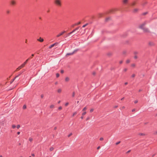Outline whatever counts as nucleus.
Segmentation results:
<instances>
[{
	"mask_svg": "<svg viewBox=\"0 0 157 157\" xmlns=\"http://www.w3.org/2000/svg\"><path fill=\"white\" fill-rule=\"evenodd\" d=\"M54 3L55 5L59 7H61L62 6V1L61 0H55Z\"/></svg>",
	"mask_w": 157,
	"mask_h": 157,
	"instance_id": "1",
	"label": "nucleus"
},
{
	"mask_svg": "<svg viewBox=\"0 0 157 157\" xmlns=\"http://www.w3.org/2000/svg\"><path fill=\"white\" fill-rule=\"evenodd\" d=\"M147 24V22L146 21L144 22L139 27V28L142 29H144V26Z\"/></svg>",
	"mask_w": 157,
	"mask_h": 157,
	"instance_id": "2",
	"label": "nucleus"
},
{
	"mask_svg": "<svg viewBox=\"0 0 157 157\" xmlns=\"http://www.w3.org/2000/svg\"><path fill=\"white\" fill-rule=\"evenodd\" d=\"M144 33H151V32L149 30V29L147 28H144L142 29Z\"/></svg>",
	"mask_w": 157,
	"mask_h": 157,
	"instance_id": "3",
	"label": "nucleus"
},
{
	"mask_svg": "<svg viewBox=\"0 0 157 157\" xmlns=\"http://www.w3.org/2000/svg\"><path fill=\"white\" fill-rule=\"evenodd\" d=\"M65 32H66V31H63L61 33H59V34H58L56 36V37H59L60 36H61L62 35H63Z\"/></svg>",
	"mask_w": 157,
	"mask_h": 157,
	"instance_id": "4",
	"label": "nucleus"
},
{
	"mask_svg": "<svg viewBox=\"0 0 157 157\" xmlns=\"http://www.w3.org/2000/svg\"><path fill=\"white\" fill-rule=\"evenodd\" d=\"M24 64H23V63L17 69V70H16L17 71V70H20V69H21V68L25 66L24 65Z\"/></svg>",
	"mask_w": 157,
	"mask_h": 157,
	"instance_id": "5",
	"label": "nucleus"
},
{
	"mask_svg": "<svg viewBox=\"0 0 157 157\" xmlns=\"http://www.w3.org/2000/svg\"><path fill=\"white\" fill-rule=\"evenodd\" d=\"M58 44V43H55L52 45H51L49 47V48H52L55 45H57Z\"/></svg>",
	"mask_w": 157,
	"mask_h": 157,
	"instance_id": "6",
	"label": "nucleus"
},
{
	"mask_svg": "<svg viewBox=\"0 0 157 157\" xmlns=\"http://www.w3.org/2000/svg\"><path fill=\"white\" fill-rule=\"evenodd\" d=\"M10 3L12 5H14L16 4V2L14 0H11L10 1Z\"/></svg>",
	"mask_w": 157,
	"mask_h": 157,
	"instance_id": "7",
	"label": "nucleus"
},
{
	"mask_svg": "<svg viewBox=\"0 0 157 157\" xmlns=\"http://www.w3.org/2000/svg\"><path fill=\"white\" fill-rule=\"evenodd\" d=\"M128 0H123L122 2L124 5H126L128 3Z\"/></svg>",
	"mask_w": 157,
	"mask_h": 157,
	"instance_id": "8",
	"label": "nucleus"
},
{
	"mask_svg": "<svg viewBox=\"0 0 157 157\" xmlns=\"http://www.w3.org/2000/svg\"><path fill=\"white\" fill-rule=\"evenodd\" d=\"M25 71V70H24L23 71L20 72V74L16 76V77H18L20 76L24 71Z\"/></svg>",
	"mask_w": 157,
	"mask_h": 157,
	"instance_id": "9",
	"label": "nucleus"
},
{
	"mask_svg": "<svg viewBox=\"0 0 157 157\" xmlns=\"http://www.w3.org/2000/svg\"><path fill=\"white\" fill-rule=\"evenodd\" d=\"M37 40L40 42H42L44 41V39L40 37L39 39H37Z\"/></svg>",
	"mask_w": 157,
	"mask_h": 157,
	"instance_id": "10",
	"label": "nucleus"
},
{
	"mask_svg": "<svg viewBox=\"0 0 157 157\" xmlns=\"http://www.w3.org/2000/svg\"><path fill=\"white\" fill-rule=\"evenodd\" d=\"M136 4L135 1H134L131 3V5L132 6H134Z\"/></svg>",
	"mask_w": 157,
	"mask_h": 157,
	"instance_id": "11",
	"label": "nucleus"
},
{
	"mask_svg": "<svg viewBox=\"0 0 157 157\" xmlns=\"http://www.w3.org/2000/svg\"><path fill=\"white\" fill-rule=\"evenodd\" d=\"M138 10V9H137V8H136V9H135L133 10V13H136L137 12Z\"/></svg>",
	"mask_w": 157,
	"mask_h": 157,
	"instance_id": "12",
	"label": "nucleus"
},
{
	"mask_svg": "<svg viewBox=\"0 0 157 157\" xmlns=\"http://www.w3.org/2000/svg\"><path fill=\"white\" fill-rule=\"evenodd\" d=\"M73 54H74V52H71V53H67L66 55V56H67V55H72Z\"/></svg>",
	"mask_w": 157,
	"mask_h": 157,
	"instance_id": "13",
	"label": "nucleus"
},
{
	"mask_svg": "<svg viewBox=\"0 0 157 157\" xmlns=\"http://www.w3.org/2000/svg\"><path fill=\"white\" fill-rule=\"evenodd\" d=\"M71 33H67V34L66 36H64V37H65V38L67 37L68 36H70V35H71Z\"/></svg>",
	"mask_w": 157,
	"mask_h": 157,
	"instance_id": "14",
	"label": "nucleus"
},
{
	"mask_svg": "<svg viewBox=\"0 0 157 157\" xmlns=\"http://www.w3.org/2000/svg\"><path fill=\"white\" fill-rule=\"evenodd\" d=\"M69 80V78L68 77H66L65 78V81L66 82L68 81Z\"/></svg>",
	"mask_w": 157,
	"mask_h": 157,
	"instance_id": "15",
	"label": "nucleus"
},
{
	"mask_svg": "<svg viewBox=\"0 0 157 157\" xmlns=\"http://www.w3.org/2000/svg\"><path fill=\"white\" fill-rule=\"evenodd\" d=\"M139 135L140 136H144L145 135L144 134L141 133H139Z\"/></svg>",
	"mask_w": 157,
	"mask_h": 157,
	"instance_id": "16",
	"label": "nucleus"
},
{
	"mask_svg": "<svg viewBox=\"0 0 157 157\" xmlns=\"http://www.w3.org/2000/svg\"><path fill=\"white\" fill-rule=\"evenodd\" d=\"M29 140L30 142H32L33 140V138H32L31 137L29 138Z\"/></svg>",
	"mask_w": 157,
	"mask_h": 157,
	"instance_id": "17",
	"label": "nucleus"
},
{
	"mask_svg": "<svg viewBox=\"0 0 157 157\" xmlns=\"http://www.w3.org/2000/svg\"><path fill=\"white\" fill-rule=\"evenodd\" d=\"M138 53V52L137 51H135L134 52V54L135 55H136V54H137Z\"/></svg>",
	"mask_w": 157,
	"mask_h": 157,
	"instance_id": "18",
	"label": "nucleus"
},
{
	"mask_svg": "<svg viewBox=\"0 0 157 157\" xmlns=\"http://www.w3.org/2000/svg\"><path fill=\"white\" fill-rule=\"evenodd\" d=\"M147 13V12H145L142 13V15H145Z\"/></svg>",
	"mask_w": 157,
	"mask_h": 157,
	"instance_id": "19",
	"label": "nucleus"
},
{
	"mask_svg": "<svg viewBox=\"0 0 157 157\" xmlns=\"http://www.w3.org/2000/svg\"><path fill=\"white\" fill-rule=\"evenodd\" d=\"M61 91L62 90L61 89H59L57 90V92L58 93H60L61 92Z\"/></svg>",
	"mask_w": 157,
	"mask_h": 157,
	"instance_id": "20",
	"label": "nucleus"
},
{
	"mask_svg": "<svg viewBox=\"0 0 157 157\" xmlns=\"http://www.w3.org/2000/svg\"><path fill=\"white\" fill-rule=\"evenodd\" d=\"M17 78V77H16H16L14 78H13V79L12 80L11 82L10 83H12L13 82V81L15 80V79Z\"/></svg>",
	"mask_w": 157,
	"mask_h": 157,
	"instance_id": "21",
	"label": "nucleus"
},
{
	"mask_svg": "<svg viewBox=\"0 0 157 157\" xmlns=\"http://www.w3.org/2000/svg\"><path fill=\"white\" fill-rule=\"evenodd\" d=\"M76 31V30H75V29H74L73 30V31L70 32L71 33V34H72L73 33H74Z\"/></svg>",
	"mask_w": 157,
	"mask_h": 157,
	"instance_id": "22",
	"label": "nucleus"
},
{
	"mask_svg": "<svg viewBox=\"0 0 157 157\" xmlns=\"http://www.w3.org/2000/svg\"><path fill=\"white\" fill-rule=\"evenodd\" d=\"M78 50V49H75L73 52H74V54L75 53L77 52Z\"/></svg>",
	"mask_w": 157,
	"mask_h": 157,
	"instance_id": "23",
	"label": "nucleus"
},
{
	"mask_svg": "<svg viewBox=\"0 0 157 157\" xmlns=\"http://www.w3.org/2000/svg\"><path fill=\"white\" fill-rule=\"evenodd\" d=\"M16 127V126L15 125H14V124H13L12 125V128H15Z\"/></svg>",
	"mask_w": 157,
	"mask_h": 157,
	"instance_id": "24",
	"label": "nucleus"
},
{
	"mask_svg": "<svg viewBox=\"0 0 157 157\" xmlns=\"http://www.w3.org/2000/svg\"><path fill=\"white\" fill-rule=\"evenodd\" d=\"M53 149H54L53 147H51L50 148V151H52L53 150Z\"/></svg>",
	"mask_w": 157,
	"mask_h": 157,
	"instance_id": "25",
	"label": "nucleus"
},
{
	"mask_svg": "<svg viewBox=\"0 0 157 157\" xmlns=\"http://www.w3.org/2000/svg\"><path fill=\"white\" fill-rule=\"evenodd\" d=\"M59 73H57L56 74V77L57 78L59 77Z\"/></svg>",
	"mask_w": 157,
	"mask_h": 157,
	"instance_id": "26",
	"label": "nucleus"
},
{
	"mask_svg": "<svg viewBox=\"0 0 157 157\" xmlns=\"http://www.w3.org/2000/svg\"><path fill=\"white\" fill-rule=\"evenodd\" d=\"M77 114V112H75L74 113H73V115L72 116H74L75 115H76V114Z\"/></svg>",
	"mask_w": 157,
	"mask_h": 157,
	"instance_id": "27",
	"label": "nucleus"
},
{
	"mask_svg": "<svg viewBox=\"0 0 157 157\" xmlns=\"http://www.w3.org/2000/svg\"><path fill=\"white\" fill-rule=\"evenodd\" d=\"M137 58H138V57H137V56L136 55H135V56H134V58L135 59H137Z\"/></svg>",
	"mask_w": 157,
	"mask_h": 157,
	"instance_id": "28",
	"label": "nucleus"
},
{
	"mask_svg": "<svg viewBox=\"0 0 157 157\" xmlns=\"http://www.w3.org/2000/svg\"><path fill=\"white\" fill-rule=\"evenodd\" d=\"M130 62V60L129 59H128L126 60V63H129Z\"/></svg>",
	"mask_w": 157,
	"mask_h": 157,
	"instance_id": "29",
	"label": "nucleus"
},
{
	"mask_svg": "<svg viewBox=\"0 0 157 157\" xmlns=\"http://www.w3.org/2000/svg\"><path fill=\"white\" fill-rule=\"evenodd\" d=\"M54 105H52L50 106V108H54Z\"/></svg>",
	"mask_w": 157,
	"mask_h": 157,
	"instance_id": "30",
	"label": "nucleus"
},
{
	"mask_svg": "<svg viewBox=\"0 0 157 157\" xmlns=\"http://www.w3.org/2000/svg\"><path fill=\"white\" fill-rule=\"evenodd\" d=\"M20 127V125H17V129H19Z\"/></svg>",
	"mask_w": 157,
	"mask_h": 157,
	"instance_id": "31",
	"label": "nucleus"
},
{
	"mask_svg": "<svg viewBox=\"0 0 157 157\" xmlns=\"http://www.w3.org/2000/svg\"><path fill=\"white\" fill-rule=\"evenodd\" d=\"M27 62H28L26 60V61L25 62H24L23 64H24V65L25 66V65L27 63Z\"/></svg>",
	"mask_w": 157,
	"mask_h": 157,
	"instance_id": "32",
	"label": "nucleus"
},
{
	"mask_svg": "<svg viewBox=\"0 0 157 157\" xmlns=\"http://www.w3.org/2000/svg\"><path fill=\"white\" fill-rule=\"evenodd\" d=\"M26 105H24L23 106V109H25L26 108Z\"/></svg>",
	"mask_w": 157,
	"mask_h": 157,
	"instance_id": "33",
	"label": "nucleus"
},
{
	"mask_svg": "<svg viewBox=\"0 0 157 157\" xmlns=\"http://www.w3.org/2000/svg\"><path fill=\"white\" fill-rule=\"evenodd\" d=\"M86 107H85L82 109V111H85V110H86Z\"/></svg>",
	"mask_w": 157,
	"mask_h": 157,
	"instance_id": "34",
	"label": "nucleus"
},
{
	"mask_svg": "<svg viewBox=\"0 0 157 157\" xmlns=\"http://www.w3.org/2000/svg\"><path fill=\"white\" fill-rule=\"evenodd\" d=\"M121 143V141H118L116 143V145H117L118 144H120V143Z\"/></svg>",
	"mask_w": 157,
	"mask_h": 157,
	"instance_id": "35",
	"label": "nucleus"
},
{
	"mask_svg": "<svg viewBox=\"0 0 157 157\" xmlns=\"http://www.w3.org/2000/svg\"><path fill=\"white\" fill-rule=\"evenodd\" d=\"M75 92H73L72 94V96L73 97H74L75 96Z\"/></svg>",
	"mask_w": 157,
	"mask_h": 157,
	"instance_id": "36",
	"label": "nucleus"
},
{
	"mask_svg": "<svg viewBox=\"0 0 157 157\" xmlns=\"http://www.w3.org/2000/svg\"><path fill=\"white\" fill-rule=\"evenodd\" d=\"M88 25V24H86L85 25H83L82 26V27L83 28H84L87 25Z\"/></svg>",
	"mask_w": 157,
	"mask_h": 157,
	"instance_id": "37",
	"label": "nucleus"
},
{
	"mask_svg": "<svg viewBox=\"0 0 157 157\" xmlns=\"http://www.w3.org/2000/svg\"><path fill=\"white\" fill-rule=\"evenodd\" d=\"M94 111V109H91L90 110V112L91 113L93 112Z\"/></svg>",
	"mask_w": 157,
	"mask_h": 157,
	"instance_id": "38",
	"label": "nucleus"
},
{
	"mask_svg": "<svg viewBox=\"0 0 157 157\" xmlns=\"http://www.w3.org/2000/svg\"><path fill=\"white\" fill-rule=\"evenodd\" d=\"M72 133H70L69 135H68V137H69L71 135H72Z\"/></svg>",
	"mask_w": 157,
	"mask_h": 157,
	"instance_id": "39",
	"label": "nucleus"
},
{
	"mask_svg": "<svg viewBox=\"0 0 157 157\" xmlns=\"http://www.w3.org/2000/svg\"><path fill=\"white\" fill-rule=\"evenodd\" d=\"M86 113V112H85L82 113V115L84 116V115H85Z\"/></svg>",
	"mask_w": 157,
	"mask_h": 157,
	"instance_id": "40",
	"label": "nucleus"
},
{
	"mask_svg": "<svg viewBox=\"0 0 157 157\" xmlns=\"http://www.w3.org/2000/svg\"><path fill=\"white\" fill-rule=\"evenodd\" d=\"M110 18H106V19H105V21H108L109 19H110Z\"/></svg>",
	"mask_w": 157,
	"mask_h": 157,
	"instance_id": "41",
	"label": "nucleus"
},
{
	"mask_svg": "<svg viewBox=\"0 0 157 157\" xmlns=\"http://www.w3.org/2000/svg\"><path fill=\"white\" fill-rule=\"evenodd\" d=\"M68 104H69V103L68 102H67L65 104V106H67L68 105Z\"/></svg>",
	"mask_w": 157,
	"mask_h": 157,
	"instance_id": "42",
	"label": "nucleus"
},
{
	"mask_svg": "<svg viewBox=\"0 0 157 157\" xmlns=\"http://www.w3.org/2000/svg\"><path fill=\"white\" fill-rule=\"evenodd\" d=\"M60 72L61 74H63L64 73V71L63 70H61L60 71Z\"/></svg>",
	"mask_w": 157,
	"mask_h": 157,
	"instance_id": "43",
	"label": "nucleus"
},
{
	"mask_svg": "<svg viewBox=\"0 0 157 157\" xmlns=\"http://www.w3.org/2000/svg\"><path fill=\"white\" fill-rule=\"evenodd\" d=\"M135 74H132V78H134L135 77Z\"/></svg>",
	"mask_w": 157,
	"mask_h": 157,
	"instance_id": "44",
	"label": "nucleus"
},
{
	"mask_svg": "<svg viewBox=\"0 0 157 157\" xmlns=\"http://www.w3.org/2000/svg\"><path fill=\"white\" fill-rule=\"evenodd\" d=\"M62 109V107L61 106H60L58 108V109L59 110H61Z\"/></svg>",
	"mask_w": 157,
	"mask_h": 157,
	"instance_id": "45",
	"label": "nucleus"
},
{
	"mask_svg": "<svg viewBox=\"0 0 157 157\" xmlns=\"http://www.w3.org/2000/svg\"><path fill=\"white\" fill-rule=\"evenodd\" d=\"M103 137H101L100 139V140L101 141L103 140Z\"/></svg>",
	"mask_w": 157,
	"mask_h": 157,
	"instance_id": "46",
	"label": "nucleus"
},
{
	"mask_svg": "<svg viewBox=\"0 0 157 157\" xmlns=\"http://www.w3.org/2000/svg\"><path fill=\"white\" fill-rule=\"evenodd\" d=\"M154 135H155L157 134V131L155 132L153 134Z\"/></svg>",
	"mask_w": 157,
	"mask_h": 157,
	"instance_id": "47",
	"label": "nucleus"
},
{
	"mask_svg": "<svg viewBox=\"0 0 157 157\" xmlns=\"http://www.w3.org/2000/svg\"><path fill=\"white\" fill-rule=\"evenodd\" d=\"M79 27H78L76 28V29H75L76 30V31H77L79 29Z\"/></svg>",
	"mask_w": 157,
	"mask_h": 157,
	"instance_id": "48",
	"label": "nucleus"
},
{
	"mask_svg": "<svg viewBox=\"0 0 157 157\" xmlns=\"http://www.w3.org/2000/svg\"><path fill=\"white\" fill-rule=\"evenodd\" d=\"M132 67H134L135 66V64H132Z\"/></svg>",
	"mask_w": 157,
	"mask_h": 157,
	"instance_id": "49",
	"label": "nucleus"
},
{
	"mask_svg": "<svg viewBox=\"0 0 157 157\" xmlns=\"http://www.w3.org/2000/svg\"><path fill=\"white\" fill-rule=\"evenodd\" d=\"M138 100H136L134 101V103H136L138 102Z\"/></svg>",
	"mask_w": 157,
	"mask_h": 157,
	"instance_id": "50",
	"label": "nucleus"
},
{
	"mask_svg": "<svg viewBox=\"0 0 157 157\" xmlns=\"http://www.w3.org/2000/svg\"><path fill=\"white\" fill-rule=\"evenodd\" d=\"M127 68H125L124 69V71H127Z\"/></svg>",
	"mask_w": 157,
	"mask_h": 157,
	"instance_id": "51",
	"label": "nucleus"
},
{
	"mask_svg": "<svg viewBox=\"0 0 157 157\" xmlns=\"http://www.w3.org/2000/svg\"><path fill=\"white\" fill-rule=\"evenodd\" d=\"M131 150H129V151H127V152H126V153H128L129 152H130V151H131Z\"/></svg>",
	"mask_w": 157,
	"mask_h": 157,
	"instance_id": "52",
	"label": "nucleus"
},
{
	"mask_svg": "<svg viewBox=\"0 0 157 157\" xmlns=\"http://www.w3.org/2000/svg\"><path fill=\"white\" fill-rule=\"evenodd\" d=\"M10 12V11L9 10H7V11H6V13H8V14Z\"/></svg>",
	"mask_w": 157,
	"mask_h": 157,
	"instance_id": "53",
	"label": "nucleus"
},
{
	"mask_svg": "<svg viewBox=\"0 0 157 157\" xmlns=\"http://www.w3.org/2000/svg\"><path fill=\"white\" fill-rule=\"evenodd\" d=\"M43 97H44V95H43V94H41V98H43Z\"/></svg>",
	"mask_w": 157,
	"mask_h": 157,
	"instance_id": "54",
	"label": "nucleus"
},
{
	"mask_svg": "<svg viewBox=\"0 0 157 157\" xmlns=\"http://www.w3.org/2000/svg\"><path fill=\"white\" fill-rule=\"evenodd\" d=\"M89 118H90L89 117H87L86 118V121H87V120H89Z\"/></svg>",
	"mask_w": 157,
	"mask_h": 157,
	"instance_id": "55",
	"label": "nucleus"
},
{
	"mask_svg": "<svg viewBox=\"0 0 157 157\" xmlns=\"http://www.w3.org/2000/svg\"><path fill=\"white\" fill-rule=\"evenodd\" d=\"M149 45H152V43L151 42H149Z\"/></svg>",
	"mask_w": 157,
	"mask_h": 157,
	"instance_id": "56",
	"label": "nucleus"
},
{
	"mask_svg": "<svg viewBox=\"0 0 157 157\" xmlns=\"http://www.w3.org/2000/svg\"><path fill=\"white\" fill-rule=\"evenodd\" d=\"M147 2H145L144 4H143V5H144L145 4H147Z\"/></svg>",
	"mask_w": 157,
	"mask_h": 157,
	"instance_id": "57",
	"label": "nucleus"
},
{
	"mask_svg": "<svg viewBox=\"0 0 157 157\" xmlns=\"http://www.w3.org/2000/svg\"><path fill=\"white\" fill-rule=\"evenodd\" d=\"M95 74H96V73H95V72H93V75H95Z\"/></svg>",
	"mask_w": 157,
	"mask_h": 157,
	"instance_id": "58",
	"label": "nucleus"
},
{
	"mask_svg": "<svg viewBox=\"0 0 157 157\" xmlns=\"http://www.w3.org/2000/svg\"><path fill=\"white\" fill-rule=\"evenodd\" d=\"M20 132H17V134L18 135H19V134H20Z\"/></svg>",
	"mask_w": 157,
	"mask_h": 157,
	"instance_id": "59",
	"label": "nucleus"
},
{
	"mask_svg": "<svg viewBox=\"0 0 157 157\" xmlns=\"http://www.w3.org/2000/svg\"><path fill=\"white\" fill-rule=\"evenodd\" d=\"M31 155H32V156H35V155H34V154H31Z\"/></svg>",
	"mask_w": 157,
	"mask_h": 157,
	"instance_id": "60",
	"label": "nucleus"
},
{
	"mask_svg": "<svg viewBox=\"0 0 157 157\" xmlns=\"http://www.w3.org/2000/svg\"><path fill=\"white\" fill-rule=\"evenodd\" d=\"M123 62V61H120V64H121Z\"/></svg>",
	"mask_w": 157,
	"mask_h": 157,
	"instance_id": "61",
	"label": "nucleus"
},
{
	"mask_svg": "<svg viewBox=\"0 0 157 157\" xmlns=\"http://www.w3.org/2000/svg\"><path fill=\"white\" fill-rule=\"evenodd\" d=\"M100 148V146H98V147H97V149H99Z\"/></svg>",
	"mask_w": 157,
	"mask_h": 157,
	"instance_id": "62",
	"label": "nucleus"
},
{
	"mask_svg": "<svg viewBox=\"0 0 157 157\" xmlns=\"http://www.w3.org/2000/svg\"><path fill=\"white\" fill-rule=\"evenodd\" d=\"M124 99V97H123L121 99V100L122 101V100H123Z\"/></svg>",
	"mask_w": 157,
	"mask_h": 157,
	"instance_id": "63",
	"label": "nucleus"
},
{
	"mask_svg": "<svg viewBox=\"0 0 157 157\" xmlns=\"http://www.w3.org/2000/svg\"><path fill=\"white\" fill-rule=\"evenodd\" d=\"M135 110V109H132V112H134V111Z\"/></svg>",
	"mask_w": 157,
	"mask_h": 157,
	"instance_id": "64",
	"label": "nucleus"
}]
</instances>
